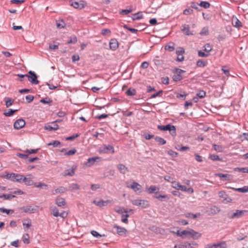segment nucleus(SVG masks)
Listing matches in <instances>:
<instances>
[{
  "mask_svg": "<svg viewBox=\"0 0 248 248\" xmlns=\"http://www.w3.org/2000/svg\"><path fill=\"white\" fill-rule=\"evenodd\" d=\"M14 197H15V196L11 194H2L0 195V198H3L5 200H11Z\"/></svg>",
  "mask_w": 248,
  "mask_h": 248,
  "instance_id": "ea45409f",
  "label": "nucleus"
},
{
  "mask_svg": "<svg viewBox=\"0 0 248 248\" xmlns=\"http://www.w3.org/2000/svg\"><path fill=\"white\" fill-rule=\"evenodd\" d=\"M210 158L213 161L221 160V159L219 157V156L215 155H210Z\"/></svg>",
  "mask_w": 248,
  "mask_h": 248,
  "instance_id": "e2e57ef3",
  "label": "nucleus"
},
{
  "mask_svg": "<svg viewBox=\"0 0 248 248\" xmlns=\"http://www.w3.org/2000/svg\"><path fill=\"white\" fill-rule=\"evenodd\" d=\"M193 10L190 9V8H188V9H185L184 11H183V14L185 15H190V14H192L193 13Z\"/></svg>",
  "mask_w": 248,
  "mask_h": 248,
  "instance_id": "69168bd1",
  "label": "nucleus"
},
{
  "mask_svg": "<svg viewBox=\"0 0 248 248\" xmlns=\"http://www.w3.org/2000/svg\"><path fill=\"white\" fill-rule=\"evenodd\" d=\"M199 5L201 7H202L205 9L209 8L210 6V4L207 2L205 1H202L201 2V3L199 4Z\"/></svg>",
  "mask_w": 248,
  "mask_h": 248,
  "instance_id": "c03bdc74",
  "label": "nucleus"
},
{
  "mask_svg": "<svg viewBox=\"0 0 248 248\" xmlns=\"http://www.w3.org/2000/svg\"><path fill=\"white\" fill-rule=\"evenodd\" d=\"M0 211L3 213H6L7 215L13 214L14 212V211L13 210H9L3 207L0 208Z\"/></svg>",
  "mask_w": 248,
  "mask_h": 248,
  "instance_id": "58836bf2",
  "label": "nucleus"
},
{
  "mask_svg": "<svg viewBox=\"0 0 248 248\" xmlns=\"http://www.w3.org/2000/svg\"><path fill=\"white\" fill-rule=\"evenodd\" d=\"M131 203L136 206H140L142 208H146L149 206V202L144 200H132Z\"/></svg>",
  "mask_w": 248,
  "mask_h": 248,
  "instance_id": "39448f33",
  "label": "nucleus"
},
{
  "mask_svg": "<svg viewBox=\"0 0 248 248\" xmlns=\"http://www.w3.org/2000/svg\"><path fill=\"white\" fill-rule=\"evenodd\" d=\"M157 127L160 130H169L172 136H175L176 134V129L174 125H158Z\"/></svg>",
  "mask_w": 248,
  "mask_h": 248,
  "instance_id": "20e7f679",
  "label": "nucleus"
},
{
  "mask_svg": "<svg viewBox=\"0 0 248 248\" xmlns=\"http://www.w3.org/2000/svg\"><path fill=\"white\" fill-rule=\"evenodd\" d=\"M136 91L133 88H129L126 91V94L128 96H133L136 94Z\"/></svg>",
  "mask_w": 248,
  "mask_h": 248,
  "instance_id": "c9c22d12",
  "label": "nucleus"
},
{
  "mask_svg": "<svg viewBox=\"0 0 248 248\" xmlns=\"http://www.w3.org/2000/svg\"><path fill=\"white\" fill-rule=\"evenodd\" d=\"M206 95V92L203 90L200 91L197 93V95L200 98H203Z\"/></svg>",
  "mask_w": 248,
  "mask_h": 248,
  "instance_id": "6e6d98bb",
  "label": "nucleus"
},
{
  "mask_svg": "<svg viewBox=\"0 0 248 248\" xmlns=\"http://www.w3.org/2000/svg\"><path fill=\"white\" fill-rule=\"evenodd\" d=\"M173 73H174V75L172 76L173 80L174 81H178L183 79L182 74L186 73V71L179 68H175L173 70Z\"/></svg>",
  "mask_w": 248,
  "mask_h": 248,
  "instance_id": "7ed1b4c3",
  "label": "nucleus"
},
{
  "mask_svg": "<svg viewBox=\"0 0 248 248\" xmlns=\"http://www.w3.org/2000/svg\"><path fill=\"white\" fill-rule=\"evenodd\" d=\"M20 210L30 214L34 213L36 212V209L32 207L31 206H23L20 208Z\"/></svg>",
  "mask_w": 248,
  "mask_h": 248,
  "instance_id": "f8f14e48",
  "label": "nucleus"
},
{
  "mask_svg": "<svg viewBox=\"0 0 248 248\" xmlns=\"http://www.w3.org/2000/svg\"><path fill=\"white\" fill-rule=\"evenodd\" d=\"M51 214L54 217H59V210L57 207H52L51 208Z\"/></svg>",
  "mask_w": 248,
  "mask_h": 248,
  "instance_id": "e433bc0d",
  "label": "nucleus"
},
{
  "mask_svg": "<svg viewBox=\"0 0 248 248\" xmlns=\"http://www.w3.org/2000/svg\"><path fill=\"white\" fill-rule=\"evenodd\" d=\"M5 178L10 180L13 182H16L18 183L23 182V175L15 173H8L5 176Z\"/></svg>",
  "mask_w": 248,
  "mask_h": 248,
  "instance_id": "f03ea898",
  "label": "nucleus"
},
{
  "mask_svg": "<svg viewBox=\"0 0 248 248\" xmlns=\"http://www.w3.org/2000/svg\"><path fill=\"white\" fill-rule=\"evenodd\" d=\"M117 168L119 172L123 174H125L128 171L127 167L123 164H118L117 165Z\"/></svg>",
  "mask_w": 248,
  "mask_h": 248,
  "instance_id": "dca6fc26",
  "label": "nucleus"
},
{
  "mask_svg": "<svg viewBox=\"0 0 248 248\" xmlns=\"http://www.w3.org/2000/svg\"><path fill=\"white\" fill-rule=\"evenodd\" d=\"M23 242L25 244H29L30 243L29 236L28 234H26L23 235Z\"/></svg>",
  "mask_w": 248,
  "mask_h": 248,
  "instance_id": "13d9d810",
  "label": "nucleus"
},
{
  "mask_svg": "<svg viewBox=\"0 0 248 248\" xmlns=\"http://www.w3.org/2000/svg\"><path fill=\"white\" fill-rule=\"evenodd\" d=\"M227 245L225 242L222 241L220 243L216 244L215 248H226Z\"/></svg>",
  "mask_w": 248,
  "mask_h": 248,
  "instance_id": "49530a36",
  "label": "nucleus"
},
{
  "mask_svg": "<svg viewBox=\"0 0 248 248\" xmlns=\"http://www.w3.org/2000/svg\"><path fill=\"white\" fill-rule=\"evenodd\" d=\"M67 191V188L64 186H61L55 189L52 194L55 195L59 193H63Z\"/></svg>",
  "mask_w": 248,
  "mask_h": 248,
  "instance_id": "5701e85b",
  "label": "nucleus"
},
{
  "mask_svg": "<svg viewBox=\"0 0 248 248\" xmlns=\"http://www.w3.org/2000/svg\"><path fill=\"white\" fill-rule=\"evenodd\" d=\"M4 100L5 102V105L7 108H9L12 106L14 102V100L9 97H5Z\"/></svg>",
  "mask_w": 248,
  "mask_h": 248,
  "instance_id": "cd10ccee",
  "label": "nucleus"
},
{
  "mask_svg": "<svg viewBox=\"0 0 248 248\" xmlns=\"http://www.w3.org/2000/svg\"><path fill=\"white\" fill-rule=\"evenodd\" d=\"M157 190H158L159 188H157L155 186H150V187L147 189V191L149 193L152 194V193H154L155 191Z\"/></svg>",
  "mask_w": 248,
  "mask_h": 248,
  "instance_id": "37998d69",
  "label": "nucleus"
},
{
  "mask_svg": "<svg viewBox=\"0 0 248 248\" xmlns=\"http://www.w3.org/2000/svg\"><path fill=\"white\" fill-rule=\"evenodd\" d=\"M80 134L78 133L76 134L75 135H73L72 136L68 137L65 138L66 140H73L76 138L78 137L79 136Z\"/></svg>",
  "mask_w": 248,
  "mask_h": 248,
  "instance_id": "5fc2aeb1",
  "label": "nucleus"
},
{
  "mask_svg": "<svg viewBox=\"0 0 248 248\" xmlns=\"http://www.w3.org/2000/svg\"><path fill=\"white\" fill-rule=\"evenodd\" d=\"M235 190L237 191L242 192V193L248 192V186H245L241 188H235Z\"/></svg>",
  "mask_w": 248,
  "mask_h": 248,
  "instance_id": "de8ad7c7",
  "label": "nucleus"
},
{
  "mask_svg": "<svg viewBox=\"0 0 248 248\" xmlns=\"http://www.w3.org/2000/svg\"><path fill=\"white\" fill-rule=\"evenodd\" d=\"M218 196L220 198H222L223 200L227 197L228 195L224 191H221L218 192Z\"/></svg>",
  "mask_w": 248,
  "mask_h": 248,
  "instance_id": "052dcab7",
  "label": "nucleus"
},
{
  "mask_svg": "<svg viewBox=\"0 0 248 248\" xmlns=\"http://www.w3.org/2000/svg\"><path fill=\"white\" fill-rule=\"evenodd\" d=\"M216 176H218L222 180H230L232 178V176L228 174L216 173Z\"/></svg>",
  "mask_w": 248,
  "mask_h": 248,
  "instance_id": "6ab92c4d",
  "label": "nucleus"
},
{
  "mask_svg": "<svg viewBox=\"0 0 248 248\" xmlns=\"http://www.w3.org/2000/svg\"><path fill=\"white\" fill-rule=\"evenodd\" d=\"M61 145V143L60 141L58 140H53L51 142L47 144V146H53L54 147H58Z\"/></svg>",
  "mask_w": 248,
  "mask_h": 248,
  "instance_id": "f704fd0d",
  "label": "nucleus"
},
{
  "mask_svg": "<svg viewBox=\"0 0 248 248\" xmlns=\"http://www.w3.org/2000/svg\"><path fill=\"white\" fill-rule=\"evenodd\" d=\"M91 234L94 237H96V238H99V237H101L105 236V234H102V235L100 234L97 231H94V230L91 231Z\"/></svg>",
  "mask_w": 248,
  "mask_h": 248,
  "instance_id": "3c124183",
  "label": "nucleus"
},
{
  "mask_svg": "<svg viewBox=\"0 0 248 248\" xmlns=\"http://www.w3.org/2000/svg\"><path fill=\"white\" fill-rule=\"evenodd\" d=\"M56 26L58 29H62L65 27L66 24L64 23L63 20H61L57 21Z\"/></svg>",
  "mask_w": 248,
  "mask_h": 248,
  "instance_id": "473e14b6",
  "label": "nucleus"
},
{
  "mask_svg": "<svg viewBox=\"0 0 248 248\" xmlns=\"http://www.w3.org/2000/svg\"><path fill=\"white\" fill-rule=\"evenodd\" d=\"M127 186L132 189L135 192L139 191L141 188V185L136 182H133L130 186Z\"/></svg>",
  "mask_w": 248,
  "mask_h": 248,
  "instance_id": "a211bd4d",
  "label": "nucleus"
},
{
  "mask_svg": "<svg viewBox=\"0 0 248 248\" xmlns=\"http://www.w3.org/2000/svg\"><path fill=\"white\" fill-rule=\"evenodd\" d=\"M39 149H31V150H28V149H27L25 152L26 153H28V154H36L38 152Z\"/></svg>",
  "mask_w": 248,
  "mask_h": 248,
  "instance_id": "0e129e2a",
  "label": "nucleus"
},
{
  "mask_svg": "<svg viewBox=\"0 0 248 248\" xmlns=\"http://www.w3.org/2000/svg\"><path fill=\"white\" fill-rule=\"evenodd\" d=\"M165 49L170 52H172L175 49V45L173 42H170L165 46Z\"/></svg>",
  "mask_w": 248,
  "mask_h": 248,
  "instance_id": "a878e982",
  "label": "nucleus"
},
{
  "mask_svg": "<svg viewBox=\"0 0 248 248\" xmlns=\"http://www.w3.org/2000/svg\"><path fill=\"white\" fill-rule=\"evenodd\" d=\"M100 187L101 186L99 184H92L91 186V189L93 191H95Z\"/></svg>",
  "mask_w": 248,
  "mask_h": 248,
  "instance_id": "338daca9",
  "label": "nucleus"
},
{
  "mask_svg": "<svg viewBox=\"0 0 248 248\" xmlns=\"http://www.w3.org/2000/svg\"><path fill=\"white\" fill-rule=\"evenodd\" d=\"M167 153L168 155H169L170 156L173 157H176L178 155V154L177 152L173 151L171 150L168 151Z\"/></svg>",
  "mask_w": 248,
  "mask_h": 248,
  "instance_id": "4d7b16f0",
  "label": "nucleus"
},
{
  "mask_svg": "<svg viewBox=\"0 0 248 248\" xmlns=\"http://www.w3.org/2000/svg\"><path fill=\"white\" fill-rule=\"evenodd\" d=\"M101 152L103 153L108 154L109 153H114V150L113 146L111 145H104L102 149H101Z\"/></svg>",
  "mask_w": 248,
  "mask_h": 248,
  "instance_id": "9b49d317",
  "label": "nucleus"
},
{
  "mask_svg": "<svg viewBox=\"0 0 248 248\" xmlns=\"http://www.w3.org/2000/svg\"><path fill=\"white\" fill-rule=\"evenodd\" d=\"M59 128V125H54V127L51 126L50 125H45V129L49 131H55Z\"/></svg>",
  "mask_w": 248,
  "mask_h": 248,
  "instance_id": "c756f323",
  "label": "nucleus"
},
{
  "mask_svg": "<svg viewBox=\"0 0 248 248\" xmlns=\"http://www.w3.org/2000/svg\"><path fill=\"white\" fill-rule=\"evenodd\" d=\"M198 56L201 57H207L209 56V53H204L200 50L198 51Z\"/></svg>",
  "mask_w": 248,
  "mask_h": 248,
  "instance_id": "680f3d73",
  "label": "nucleus"
},
{
  "mask_svg": "<svg viewBox=\"0 0 248 248\" xmlns=\"http://www.w3.org/2000/svg\"><path fill=\"white\" fill-rule=\"evenodd\" d=\"M76 152H77L76 149H73L72 150L68 151V152H65L64 153V155H67V156H70V155H74V154H76Z\"/></svg>",
  "mask_w": 248,
  "mask_h": 248,
  "instance_id": "864d4df0",
  "label": "nucleus"
},
{
  "mask_svg": "<svg viewBox=\"0 0 248 248\" xmlns=\"http://www.w3.org/2000/svg\"><path fill=\"white\" fill-rule=\"evenodd\" d=\"M235 170H238L239 172L248 173V168H236Z\"/></svg>",
  "mask_w": 248,
  "mask_h": 248,
  "instance_id": "bf43d9fd",
  "label": "nucleus"
},
{
  "mask_svg": "<svg viewBox=\"0 0 248 248\" xmlns=\"http://www.w3.org/2000/svg\"><path fill=\"white\" fill-rule=\"evenodd\" d=\"M28 74L30 75H28L27 74V77L28 78V80L32 83L34 84H37L39 83V81L37 79V76L36 75V74L32 71H30L28 72Z\"/></svg>",
  "mask_w": 248,
  "mask_h": 248,
  "instance_id": "0eeeda50",
  "label": "nucleus"
},
{
  "mask_svg": "<svg viewBox=\"0 0 248 248\" xmlns=\"http://www.w3.org/2000/svg\"><path fill=\"white\" fill-rule=\"evenodd\" d=\"M119 44L116 39H111L109 42V47L112 50H115L117 49Z\"/></svg>",
  "mask_w": 248,
  "mask_h": 248,
  "instance_id": "2eb2a0df",
  "label": "nucleus"
},
{
  "mask_svg": "<svg viewBox=\"0 0 248 248\" xmlns=\"http://www.w3.org/2000/svg\"><path fill=\"white\" fill-rule=\"evenodd\" d=\"M33 178V177L31 174L27 175V177L23 176V182H24L27 186H31L34 185V182L32 180Z\"/></svg>",
  "mask_w": 248,
  "mask_h": 248,
  "instance_id": "9d476101",
  "label": "nucleus"
},
{
  "mask_svg": "<svg viewBox=\"0 0 248 248\" xmlns=\"http://www.w3.org/2000/svg\"><path fill=\"white\" fill-rule=\"evenodd\" d=\"M206 65V62L202 60H199L197 62V65L200 67H203Z\"/></svg>",
  "mask_w": 248,
  "mask_h": 248,
  "instance_id": "603ef678",
  "label": "nucleus"
},
{
  "mask_svg": "<svg viewBox=\"0 0 248 248\" xmlns=\"http://www.w3.org/2000/svg\"><path fill=\"white\" fill-rule=\"evenodd\" d=\"M171 183L172 184L171 186L173 188H174L178 190H179V187L181 186V184L179 183L174 181H172V182H171Z\"/></svg>",
  "mask_w": 248,
  "mask_h": 248,
  "instance_id": "79ce46f5",
  "label": "nucleus"
},
{
  "mask_svg": "<svg viewBox=\"0 0 248 248\" xmlns=\"http://www.w3.org/2000/svg\"><path fill=\"white\" fill-rule=\"evenodd\" d=\"M23 225L25 229H28L31 226V221L30 219L27 220V222H23Z\"/></svg>",
  "mask_w": 248,
  "mask_h": 248,
  "instance_id": "09e8293b",
  "label": "nucleus"
},
{
  "mask_svg": "<svg viewBox=\"0 0 248 248\" xmlns=\"http://www.w3.org/2000/svg\"><path fill=\"white\" fill-rule=\"evenodd\" d=\"M56 204L59 207L64 206L66 204V202L64 198L62 197H57L55 200Z\"/></svg>",
  "mask_w": 248,
  "mask_h": 248,
  "instance_id": "412c9836",
  "label": "nucleus"
},
{
  "mask_svg": "<svg viewBox=\"0 0 248 248\" xmlns=\"http://www.w3.org/2000/svg\"><path fill=\"white\" fill-rule=\"evenodd\" d=\"M232 22V25L235 27L239 28L242 26L241 22L236 17L233 16Z\"/></svg>",
  "mask_w": 248,
  "mask_h": 248,
  "instance_id": "aec40b11",
  "label": "nucleus"
},
{
  "mask_svg": "<svg viewBox=\"0 0 248 248\" xmlns=\"http://www.w3.org/2000/svg\"><path fill=\"white\" fill-rule=\"evenodd\" d=\"M102 160V158L99 156H94L90 157L88 159L86 165L87 167H91L95 164V163H98Z\"/></svg>",
  "mask_w": 248,
  "mask_h": 248,
  "instance_id": "6e6552de",
  "label": "nucleus"
},
{
  "mask_svg": "<svg viewBox=\"0 0 248 248\" xmlns=\"http://www.w3.org/2000/svg\"><path fill=\"white\" fill-rule=\"evenodd\" d=\"M155 140L157 142L159 145H164L166 143V141L164 139L159 137H155Z\"/></svg>",
  "mask_w": 248,
  "mask_h": 248,
  "instance_id": "2f4dec72",
  "label": "nucleus"
},
{
  "mask_svg": "<svg viewBox=\"0 0 248 248\" xmlns=\"http://www.w3.org/2000/svg\"><path fill=\"white\" fill-rule=\"evenodd\" d=\"M79 188H80L79 186L77 184L73 183V184H72L69 186V189L70 190H78V189H79Z\"/></svg>",
  "mask_w": 248,
  "mask_h": 248,
  "instance_id": "a18cd8bd",
  "label": "nucleus"
},
{
  "mask_svg": "<svg viewBox=\"0 0 248 248\" xmlns=\"http://www.w3.org/2000/svg\"><path fill=\"white\" fill-rule=\"evenodd\" d=\"M115 212L118 214L123 215L124 213H128V209L123 207H119L118 209L115 210Z\"/></svg>",
  "mask_w": 248,
  "mask_h": 248,
  "instance_id": "bb28decb",
  "label": "nucleus"
},
{
  "mask_svg": "<svg viewBox=\"0 0 248 248\" xmlns=\"http://www.w3.org/2000/svg\"><path fill=\"white\" fill-rule=\"evenodd\" d=\"M220 211L219 208L217 206H213L210 208V212L212 214H217Z\"/></svg>",
  "mask_w": 248,
  "mask_h": 248,
  "instance_id": "4c0bfd02",
  "label": "nucleus"
},
{
  "mask_svg": "<svg viewBox=\"0 0 248 248\" xmlns=\"http://www.w3.org/2000/svg\"><path fill=\"white\" fill-rule=\"evenodd\" d=\"M84 1L81 0L79 2L74 1L72 2L71 5L74 7L76 9H81L84 7L85 3Z\"/></svg>",
  "mask_w": 248,
  "mask_h": 248,
  "instance_id": "ddd939ff",
  "label": "nucleus"
},
{
  "mask_svg": "<svg viewBox=\"0 0 248 248\" xmlns=\"http://www.w3.org/2000/svg\"><path fill=\"white\" fill-rule=\"evenodd\" d=\"M212 50V47L209 44H206L204 46V50L209 53Z\"/></svg>",
  "mask_w": 248,
  "mask_h": 248,
  "instance_id": "8fccbe9b",
  "label": "nucleus"
},
{
  "mask_svg": "<svg viewBox=\"0 0 248 248\" xmlns=\"http://www.w3.org/2000/svg\"><path fill=\"white\" fill-rule=\"evenodd\" d=\"M125 214H123L121 216V221L125 224L128 223V218L129 217V215L127 213H125Z\"/></svg>",
  "mask_w": 248,
  "mask_h": 248,
  "instance_id": "72a5a7b5",
  "label": "nucleus"
},
{
  "mask_svg": "<svg viewBox=\"0 0 248 248\" xmlns=\"http://www.w3.org/2000/svg\"><path fill=\"white\" fill-rule=\"evenodd\" d=\"M247 212L246 210H236L235 212L230 211L227 214V217L229 219H232L234 218H239L244 216Z\"/></svg>",
  "mask_w": 248,
  "mask_h": 248,
  "instance_id": "f257e3e1",
  "label": "nucleus"
},
{
  "mask_svg": "<svg viewBox=\"0 0 248 248\" xmlns=\"http://www.w3.org/2000/svg\"><path fill=\"white\" fill-rule=\"evenodd\" d=\"M144 138L147 140H150L153 138H155L153 135L149 134H144L143 135Z\"/></svg>",
  "mask_w": 248,
  "mask_h": 248,
  "instance_id": "774afa93",
  "label": "nucleus"
},
{
  "mask_svg": "<svg viewBox=\"0 0 248 248\" xmlns=\"http://www.w3.org/2000/svg\"><path fill=\"white\" fill-rule=\"evenodd\" d=\"M113 228L116 230V232H113V233H116L120 236H125L127 232L126 229L117 225H114Z\"/></svg>",
  "mask_w": 248,
  "mask_h": 248,
  "instance_id": "1a4fd4ad",
  "label": "nucleus"
},
{
  "mask_svg": "<svg viewBox=\"0 0 248 248\" xmlns=\"http://www.w3.org/2000/svg\"><path fill=\"white\" fill-rule=\"evenodd\" d=\"M189 26L188 25H182L181 28L182 31L186 35H193L194 33L189 31Z\"/></svg>",
  "mask_w": 248,
  "mask_h": 248,
  "instance_id": "4468645a",
  "label": "nucleus"
},
{
  "mask_svg": "<svg viewBox=\"0 0 248 248\" xmlns=\"http://www.w3.org/2000/svg\"><path fill=\"white\" fill-rule=\"evenodd\" d=\"M201 216V214L200 213L193 214L190 213H186L185 214V216L188 218L191 219H195L196 218L200 217Z\"/></svg>",
  "mask_w": 248,
  "mask_h": 248,
  "instance_id": "b1692460",
  "label": "nucleus"
},
{
  "mask_svg": "<svg viewBox=\"0 0 248 248\" xmlns=\"http://www.w3.org/2000/svg\"><path fill=\"white\" fill-rule=\"evenodd\" d=\"M16 111V109H9L7 112H5L3 114L5 116L9 117L13 115Z\"/></svg>",
  "mask_w": 248,
  "mask_h": 248,
  "instance_id": "a19ab883",
  "label": "nucleus"
},
{
  "mask_svg": "<svg viewBox=\"0 0 248 248\" xmlns=\"http://www.w3.org/2000/svg\"><path fill=\"white\" fill-rule=\"evenodd\" d=\"M154 198L158 199L161 201H162L163 199H166V200H168L169 199L167 195L158 194L157 193H155V194L154 196Z\"/></svg>",
  "mask_w": 248,
  "mask_h": 248,
  "instance_id": "393cba45",
  "label": "nucleus"
},
{
  "mask_svg": "<svg viewBox=\"0 0 248 248\" xmlns=\"http://www.w3.org/2000/svg\"><path fill=\"white\" fill-rule=\"evenodd\" d=\"M143 18V15L141 12H138L136 14H133L132 16L133 20H136L142 19Z\"/></svg>",
  "mask_w": 248,
  "mask_h": 248,
  "instance_id": "c85d7f7f",
  "label": "nucleus"
},
{
  "mask_svg": "<svg viewBox=\"0 0 248 248\" xmlns=\"http://www.w3.org/2000/svg\"><path fill=\"white\" fill-rule=\"evenodd\" d=\"M194 239H198L201 237V234L198 232H195L192 229L189 231V234Z\"/></svg>",
  "mask_w": 248,
  "mask_h": 248,
  "instance_id": "4be33fe9",
  "label": "nucleus"
},
{
  "mask_svg": "<svg viewBox=\"0 0 248 248\" xmlns=\"http://www.w3.org/2000/svg\"><path fill=\"white\" fill-rule=\"evenodd\" d=\"M198 246L195 241L185 242L180 245L179 248H197Z\"/></svg>",
  "mask_w": 248,
  "mask_h": 248,
  "instance_id": "423d86ee",
  "label": "nucleus"
},
{
  "mask_svg": "<svg viewBox=\"0 0 248 248\" xmlns=\"http://www.w3.org/2000/svg\"><path fill=\"white\" fill-rule=\"evenodd\" d=\"M110 202V200L103 201L100 200L99 201H93V203L95 204L96 206L101 207L103 206H105L107 205L108 203Z\"/></svg>",
  "mask_w": 248,
  "mask_h": 248,
  "instance_id": "f3484780",
  "label": "nucleus"
},
{
  "mask_svg": "<svg viewBox=\"0 0 248 248\" xmlns=\"http://www.w3.org/2000/svg\"><path fill=\"white\" fill-rule=\"evenodd\" d=\"M75 174V169H69L65 170L63 174L64 176H72Z\"/></svg>",
  "mask_w": 248,
  "mask_h": 248,
  "instance_id": "7c9ffc66",
  "label": "nucleus"
}]
</instances>
